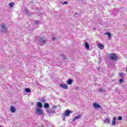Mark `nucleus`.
<instances>
[{"instance_id": "obj_9", "label": "nucleus", "mask_w": 127, "mask_h": 127, "mask_svg": "<svg viewBox=\"0 0 127 127\" xmlns=\"http://www.w3.org/2000/svg\"><path fill=\"white\" fill-rule=\"evenodd\" d=\"M15 108H14V107L13 106H11L10 107V112L11 113H15Z\"/></svg>"}, {"instance_id": "obj_28", "label": "nucleus", "mask_w": 127, "mask_h": 127, "mask_svg": "<svg viewBox=\"0 0 127 127\" xmlns=\"http://www.w3.org/2000/svg\"><path fill=\"white\" fill-rule=\"evenodd\" d=\"M63 3V4H68V1H65Z\"/></svg>"}, {"instance_id": "obj_27", "label": "nucleus", "mask_w": 127, "mask_h": 127, "mask_svg": "<svg viewBox=\"0 0 127 127\" xmlns=\"http://www.w3.org/2000/svg\"><path fill=\"white\" fill-rule=\"evenodd\" d=\"M61 57H62L63 58H64V59H66V57H65V55L62 54V55H61Z\"/></svg>"}, {"instance_id": "obj_31", "label": "nucleus", "mask_w": 127, "mask_h": 127, "mask_svg": "<svg viewBox=\"0 0 127 127\" xmlns=\"http://www.w3.org/2000/svg\"><path fill=\"white\" fill-rule=\"evenodd\" d=\"M98 71H100V70H101V68H99L98 69Z\"/></svg>"}, {"instance_id": "obj_29", "label": "nucleus", "mask_w": 127, "mask_h": 127, "mask_svg": "<svg viewBox=\"0 0 127 127\" xmlns=\"http://www.w3.org/2000/svg\"><path fill=\"white\" fill-rule=\"evenodd\" d=\"M52 40H53V41H54V40H56V38H55V37H52Z\"/></svg>"}, {"instance_id": "obj_10", "label": "nucleus", "mask_w": 127, "mask_h": 127, "mask_svg": "<svg viewBox=\"0 0 127 127\" xmlns=\"http://www.w3.org/2000/svg\"><path fill=\"white\" fill-rule=\"evenodd\" d=\"M84 46H85V48H86V49H90V45H89V44L87 42L85 43Z\"/></svg>"}, {"instance_id": "obj_33", "label": "nucleus", "mask_w": 127, "mask_h": 127, "mask_svg": "<svg viewBox=\"0 0 127 127\" xmlns=\"http://www.w3.org/2000/svg\"><path fill=\"white\" fill-rule=\"evenodd\" d=\"M63 120H64V121H65V118H64Z\"/></svg>"}, {"instance_id": "obj_6", "label": "nucleus", "mask_w": 127, "mask_h": 127, "mask_svg": "<svg viewBox=\"0 0 127 127\" xmlns=\"http://www.w3.org/2000/svg\"><path fill=\"white\" fill-rule=\"evenodd\" d=\"M93 107L95 109H100L101 108V105H99V104L97 103H93Z\"/></svg>"}, {"instance_id": "obj_34", "label": "nucleus", "mask_w": 127, "mask_h": 127, "mask_svg": "<svg viewBox=\"0 0 127 127\" xmlns=\"http://www.w3.org/2000/svg\"><path fill=\"white\" fill-rule=\"evenodd\" d=\"M1 126H0V127Z\"/></svg>"}, {"instance_id": "obj_23", "label": "nucleus", "mask_w": 127, "mask_h": 127, "mask_svg": "<svg viewBox=\"0 0 127 127\" xmlns=\"http://www.w3.org/2000/svg\"><path fill=\"white\" fill-rule=\"evenodd\" d=\"M9 5L10 7H12L13 6H14V3L12 2H11L9 3Z\"/></svg>"}, {"instance_id": "obj_5", "label": "nucleus", "mask_w": 127, "mask_h": 127, "mask_svg": "<svg viewBox=\"0 0 127 127\" xmlns=\"http://www.w3.org/2000/svg\"><path fill=\"white\" fill-rule=\"evenodd\" d=\"M60 87H61L63 89H68V85L64 83L60 84Z\"/></svg>"}, {"instance_id": "obj_30", "label": "nucleus", "mask_w": 127, "mask_h": 127, "mask_svg": "<svg viewBox=\"0 0 127 127\" xmlns=\"http://www.w3.org/2000/svg\"><path fill=\"white\" fill-rule=\"evenodd\" d=\"M53 110H55V109H57V106H54L53 107Z\"/></svg>"}, {"instance_id": "obj_13", "label": "nucleus", "mask_w": 127, "mask_h": 127, "mask_svg": "<svg viewBox=\"0 0 127 127\" xmlns=\"http://www.w3.org/2000/svg\"><path fill=\"white\" fill-rule=\"evenodd\" d=\"M67 83L68 85H72V83H73V80L71 79H69L67 81Z\"/></svg>"}, {"instance_id": "obj_12", "label": "nucleus", "mask_w": 127, "mask_h": 127, "mask_svg": "<svg viewBox=\"0 0 127 127\" xmlns=\"http://www.w3.org/2000/svg\"><path fill=\"white\" fill-rule=\"evenodd\" d=\"M116 121H117V118L114 117L112 121V126H115L116 125Z\"/></svg>"}, {"instance_id": "obj_11", "label": "nucleus", "mask_w": 127, "mask_h": 127, "mask_svg": "<svg viewBox=\"0 0 127 127\" xmlns=\"http://www.w3.org/2000/svg\"><path fill=\"white\" fill-rule=\"evenodd\" d=\"M40 43H42L43 44L42 45H43V44H44L45 43L46 41H45V40L43 39V38H41L40 39Z\"/></svg>"}, {"instance_id": "obj_18", "label": "nucleus", "mask_w": 127, "mask_h": 127, "mask_svg": "<svg viewBox=\"0 0 127 127\" xmlns=\"http://www.w3.org/2000/svg\"><path fill=\"white\" fill-rule=\"evenodd\" d=\"M105 35H107V36H108V37H109V38H111V36H112V35L111 34V33H110V32L105 33Z\"/></svg>"}, {"instance_id": "obj_24", "label": "nucleus", "mask_w": 127, "mask_h": 127, "mask_svg": "<svg viewBox=\"0 0 127 127\" xmlns=\"http://www.w3.org/2000/svg\"><path fill=\"white\" fill-rule=\"evenodd\" d=\"M123 82L124 79H123V78H121L120 79H119V84H123Z\"/></svg>"}, {"instance_id": "obj_20", "label": "nucleus", "mask_w": 127, "mask_h": 127, "mask_svg": "<svg viewBox=\"0 0 127 127\" xmlns=\"http://www.w3.org/2000/svg\"><path fill=\"white\" fill-rule=\"evenodd\" d=\"M25 91L26 92V93H30V92H31L30 88H26Z\"/></svg>"}, {"instance_id": "obj_17", "label": "nucleus", "mask_w": 127, "mask_h": 127, "mask_svg": "<svg viewBox=\"0 0 127 127\" xmlns=\"http://www.w3.org/2000/svg\"><path fill=\"white\" fill-rule=\"evenodd\" d=\"M24 11L26 13V14H28V15H29L30 14V12H29V11L27 10V8H25L24 10Z\"/></svg>"}, {"instance_id": "obj_7", "label": "nucleus", "mask_w": 127, "mask_h": 127, "mask_svg": "<svg viewBox=\"0 0 127 127\" xmlns=\"http://www.w3.org/2000/svg\"><path fill=\"white\" fill-rule=\"evenodd\" d=\"M81 119V115H79L73 118V122H75V121H77V120H80Z\"/></svg>"}, {"instance_id": "obj_21", "label": "nucleus", "mask_w": 127, "mask_h": 127, "mask_svg": "<svg viewBox=\"0 0 127 127\" xmlns=\"http://www.w3.org/2000/svg\"><path fill=\"white\" fill-rule=\"evenodd\" d=\"M99 91L100 93H104V92H106V90H105L103 88H100Z\"/></svg>"}, {"instance_id": "obj_8", "label": "nucleus", "mask_w": 127, "mask_h": 127, "mask_svg": "<svg viewBox=\"0 0 127 127\" xmlns=\"http://www.w3.org/2000/svg\"><path fill=\"white\" fill-rule=\"evenodd\" d=\"M37 106L38 109H41V108H42V103H41L40 102H39L37 103Z\"/></svg>"}, {"instance_id": "obj_3", "label": "nucleus", "mask_w": 127, "mask_h": 127, "mask_svg": "<svg viewBox=\"0 0 127 127\" xmlns=\"http://www.w3.org/2000/svg\"><path fill=\"white\" fill-rule=\"evenodd\" d=\"M35 114L41 116V115H43V110L40 108H36L35 110Z\"/></svg>"}, {"instance_id": "obj_15", "label": "nucleus", "mask_w": 127, "mask_h": 127, "mask_svg": "<svg viewBox=\"0 0 127 127\" xmlns=\"http://www.w3.org/2000/svg\"><path fill=\"white\" fill-rule=\"evenodd\" d=\"M49 107H50V105H49V104L48 103H45L44 105V108H45V109H48Z\"/></svg>"}, {"instance_id": "obj_1", "label": "nucleus", "mask_w": 127, "mask_h": 127, "mask_svg": "<svg viewBox=\"0 0 127 127\" xmlns=\"http://www.w3.org/2000/svg\"><path fill=\"white\" fill-rule=\"evenodd\" d=\"M0 27L1 28L0 31L1 33L2 34L5 33V32H6V31H7L8 30V27H7L4 23L0 24Z\"/></svg>"}, {"instance_id": "obj_25", "label": "nucleus", "mask_w": 127, "mask_h": 127, "mask_svg": "<svg viewBox=\"0 0 127 127\" xmlns=\"http://www.w3.org/2000/svg\"><path fill=\"white\" fill-rule=\"evenodd\" d=\"M45 101H46V100L45 99V98H44V97H43L41 100H40V101L42 103H45Z\"/></svg>"}, {"instance_id": "obj_16", "label": "nucleus", "mask_w": 127, "mask_h": 127, "mask_svg": "<svg viewBox=\"0 0 127 127\" xmlns=\"http://www.w3.org/2000/svg\"><path fill=\"white\" fill-rule=\"evenodd\" d=\"M98 46L100 48V49H104V45H103L102 44H98Z\"/></svg>"}, {"instance_id": "obj_22", "label": "nucleus", "mask_w": 127, "mask_h": 127, "mask_svg": "<svg viewBox=\"0 0 127 127\" xmlns=\"http://www.w3.org/2000/svg\"><path fill=\"white\" fill-rule=\"evenodd\" d=\"M119 76L120 77H121V78H122L123 79L124 78V76H125V73L121 72L119 74Z\"/></svg>"}, {"instance_id": "obj_26", "label": "nucleus", "mask_w": 127, "mask_h": 127, "mask_svg": "<svg viewBox=\"0 0 127 127\" xmlns=\"http://www.w3.org/2000/svg\"><path fill=\"white\" fill-rule=\"evenodd\" d=\"M118 121H122L123 120V117L122 116H119L118 117Z\"/></svg>"}, {"instance_id": "obj_32", "label": "nucleus", "mask_w": 127, "mask_h": 127, "mask_svg": "<svg viewBox=\"0 0 127 127\" xmlns=\"http://www.w3.org/2000/svg\"><path fill=\"white\" fill-rule=\"evenodd\" d=\"M50 114H52V113L51 112V111H50Z\"/></svg>"}, {"instance_id": "obj_4", "label": "nucleus", "mask_w": 127, "mask_h": 127, "mask_svg": "<svg viewBox=\"0 0 127 127\" xmlns=\"http://www.w3.org/2000/svg\"><path fill=\"white\" fill-rule=\"evenodd\" d=\"M72 113H73V111H70L69 109H67L65 111L63 117V118H64V117H69L70 116V114H72Z\"/></svg>"}, {"instance_id": "obj_2", "label": "nucleus", "mask_w": 127, "mask_h": 127, "mask_svg": "<svg viewBox=\"0 0 127 127\" xmlns=\"http://www.w3.org/2000/svg\"><path fill=\"white\" fill-rule=\"evenodd\" d=\"M109 58L111 60L116 61L118 59V56H117L115 53H110Z\"/></svg>"}, {"instance_id": "obj_14", "label": "nucleus", "mask_w": 127, "mask_h": 127, "mask_svg": "<svg viewBox=\"0 0 127 127\" xmlns=\"http://www.w3.org/2000/svg\"><path fill=\"white\" fill-rule=\"evenodd\" d=\"M111 121L110 120V119L109 118H106L105 120H104V123L106 124H110Z\"/></svg>"}, {"instance_id": "obj_19", "label": "nucleus", "mask_w": 127, "mask_h": 127, "mask_svg": "<svg viewBox=\"0 0 127 127\" xmlns=\"http://www.w3.org/2000/svg\"><path fill=\"white\" fill-rule=\"evenodd\" d=\"M34 23L37 25H38V24H40V23H41V21H38V20H36V21H34Z\"/></svg>"}]
</instances>
